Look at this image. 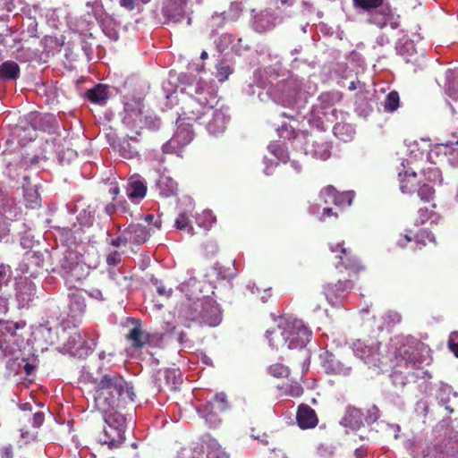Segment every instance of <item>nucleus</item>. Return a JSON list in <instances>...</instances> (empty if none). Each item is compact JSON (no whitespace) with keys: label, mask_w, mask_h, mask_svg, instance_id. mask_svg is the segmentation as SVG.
<instances>
[{"label":"nucleus","mask_w":458,"mask_h":458,"mask_svg":"<svg viewBox=\"0 0 458 458\" xmlns=\"http://www.w3.org/2000/svg\"><path fill=\"white\" fill-rule=\"evenodd\" d=\"M95 408L104 414L125 407L135 399L131 383L117 372H100L92 378Z\"/></svg>","instance_id":"1"},{"label":"nucleus","mask_w":458,"mask_h":458,"mask_svg":"<svg viewBox=\"0 0 458 458\" xmlns=\"http://www.w3.org/2000/svg\"><path fill=\"white\" fill-rule=\"evenodd\" d=\"M216 103V95L209 88L206 87L204 81H199L196 86L195 94L191 95L182 107L183 120L197 122L202 116L213 110Z\"/></svg>","instance_id":"2"},{"label":"nucleus","mask_w":458,"mask_h":458,"mask_svg":"<svg viewBox=\"0 0 458 458\" xmlns=\"http://www.w3.org/2000/svg\"><path fill=\"white\" fill-rule=\"evenodd\" d=\"M428 348L419 340L407 341L398 347L394 352L395 368L405 369H420L427 360Z\"/></svg>","instance_id":"3"},{"label":"nucleus","mask_w":458,"mask_h":458,"mask_svg":"<svg viewBox=\"0 0 458 458\" xmlns=\"http://www.w3.org/2000/svg\"><path fill=\"white\" fill-rule=\"evenodd\" d=\"M202 282L195 277H190L182 284V291L185 293L191 303L185 305L182 311V317L189 322L201 325L202 320Z\"/></svg>","instance_id":"4"},{"label":"nucleus","mask_w":458,"mask_h":458,"mask_svg":"<svg viewBox=\"0 0 458 458\" xmlns=\"http://www.w3.org/2000/svg\"><path fill=\"white\" fill-rule=\"evenodd\" d=\"M330 250L335 254L338 259L335 268L339 274L357 279L360 273L365 270V266L360 262L352 249L345 247L344 242L330 245Z\"/></svg>","instance_id":"5"},{"label":"nucleus","mask_w":458,"mask_h":458,"mask_svg":"<svg viewBox=\"0 0 458 458\" xmlns=\"http://www.w3.org/2000/svg\"><path fill=\"white\" fill-rule=\"evenodd\" d=\"M108 414L105 418L103 430L98 435V441L110 449L117 448L125 441V420L121 414Z\"/></svg>","instance_id":"6"},{"label":"nucleus","mask_w":458,"mask_h":458,"mask_svg":"<svg viewBox=\"0 0 458 458\" xmlns=\"http://www.w3.org/2000/svg\"><path fill=\"white\" fill-rule=\"evenodd\" d=\"M423 458H458V440L444 437L428 444L422 451Z\"/></svg>","instance_id":"7"},{"label":"nucleus","mask_w":458,"mask_h":458,"mask_svg":"<svg viewBox=\"0 0 458 458\" xmlns=\"http://www.w3.org/2000/svg\"><path fill=\"white\" fill-rule=\"evenodd\" d=\"M285 327L289 329L286 335V347L288 349H301L310 342L311 331L303 325L302 321L285 319Z\"/></svg>","instance_id":"8"},{"label":"nucleus","mask_w":458,"mask_h":458,"mask_svg":"<svg viewBox=\"0 0 458 458\" xmlns=\"http://www.w3.org/2000/svg\"><path fill=\"white\" fill-rule=\"evenodd\" d=\"M38 162V156L30 157L21 151L16 152L6 159V174L12 181H18L21 172H26Z\"/></svg>","instance_id":"9"},{"label":"nucleus","mask_w":458,"mask_h":458,"mask_svg":"<svg viewBox=\"0 0 458 458\" xmlns=\"http://www.w3.org/2000/svg\"><path fill=\"white\" fill-rule=\"evenodd\" d=\"M355 278L341 275L335 284H327L323 287L324 294L331 305H337L338 302L348 296L354 286Z\"/></svg>","instance_id":"10"},{"label":"nucleus","mask_w":458,"mask_h":458,"mask_svg":"<svg viewBox=\"0 0 458 458\" xmlns=\"http://www.w3.org/2000/svg\"><path fill=\"white\" fill-rule=\"evenodd\" d=\"M304 151L313 157L327 160L331 156L332 146L322 134H310L305 138Z\"/></svg>","instance_id":"11"},{"label":"nucleus","mask_w":458,"mask_h":458,"mask_svg":"<svg viewBox=\"0 0 458 458\" xmlns=\"http://www.w3.org/2000/svg\"><path fill=\"white\" fill-rule=\"evenodd\" d=\"M23 413L19 418L21 424L20 431L21 437L30 434V428L33 429L39 428L45 421V413L43 411H35L32 413L31 405L28 403L21 405Z\"/></svg>","instance_id":"12"},{"label":"nucleus","mask_w":458,"mask_h":458,"mask_svg":"<svg viewBox=\"0 0 458 458\" xmlns=\"http://www.w3.org/2000/svg\"><path fill=\"white\" fill-rule=\"evenodd\" d=\"M352 197L353 195L351 191L339 192L332 185L324 187L319 193V198L325 205L333 204L337 208L350 206Z\"/></svg>","instance_id":"13"},{"label":"nucleus","mask_w":458,"mask_h":458,"mask_svg":"<svg viewBox=\"0 0 458 458\" xmlns=\"http://www.w3.org/2000/svg\"><path fill=\"white\" fill-rule=\"evenodd\" d=\"M85 293L82 289L74 288L69 293L68 316L72 318V323H79L86 311Z\"/></svg>","instance_id":"14"},{"label":"nucleus","mask_w":458,"mask_h":458,"mask_svg":"<svg viewBox=\"0 0 458 458\" xmlns=\"http://www.w3.org/2000/svg\"><path fill=\"white\" fill-rule=\"evenodd\" d=\"M188 0H168L163 7L162 13L165 22L177 23L182 21L186 14Z\"/></svg>","instance_id":"15"},{"label":"nucleus","mask_w":458,"mask_h":458,"mask_svg":"<svg viewBox=\"0 0 458 458\" xmlns=\"http://www.w3.org/2000/svg\"><path fill=\"white\" fill-rule=\"evenodd\" d=\"M201 325L216 327L221 322V311L216 301L210 296H202Z\"/></svg>","instance_id":"16"},{"label":"nucleus","mask_w":458,"mask_h":458,"mask_svg":"<svg viewBox=\"0 0 458 458\" xmlns=\"http://www.w3.org/2000/svg\"><path fill=\"white\" fill-rule=\"evenodd\" d=\"M73 327L71 332H66L64 329V349L73 356H81L82 349V337L80 330L77 328V323H72Z\"/></svg>","instance_id":"17"},{"label":"nucleus","mask_w":458,"mask_h":458,"mask_svg":"<svg viewBox=\"0 0 458 458\" xmlns=\"http://www.w3.org/2000/svg\"><path fill=\"white\" fill-rule=\"evenodd\" d=\"M133 327L126 335V340L135 349H142L150 343V335L142 329L139 319L131 320Z\"/></svg>","instance_id":"18"},{"label":"nucleus","mask_w":458,"mask_h":458,"mask_svg":"<svg viewBox=\"0 0 458 458\" xmlns=\"http://www.w3.org/2000/svg\"><path fill=\"white\" fill-rule=\"evenodd\" d=\"M278 100L285 107H293L301 91V87L296 81H286L280 85Z\"/></svg>","instance_id":"19"},{"label":"nucleus","mask_w":458,"mask_h":458,"mask_svg":"<svg viewBox=\"0 0 458 458\" xmlns=\"http://www.w3.org/2000/svg\"><path fill=\"white\" fill-rule=\"evenodd\" d=\"M289 332L285 327V319H281L277 325L266 332L270 346L276 349L286 347V335Z\"/></svg>","instance_id":"20"},{"label":"nucleus","mask_w":458,"mask_h":458,"mask_svg":"<svg viewBox=\"0 0 458 458\" xmlns=\"http://www.w3.org/2000/svg\"><path fill=\"white\" fill-rule=\"evenodd\" d=\"M296 420L298 426L302 429L314 428L318 423L316 411L305 403L299 405Z\"/></svg>","instance_id":"21"},{"label":"nucleus","mask_w":458,"mask_h":458,"mask_svg":"<svg viewBox=\"0 0 458 458\" xmlns=\"http://www.w3.org/2000/svg\"><path fill=\"white\" fill-rule=\"evenodd\" d=\"M398 175L399 187L404 194H413L422 182V179L419 178L418 174L411 170H403V172H399Z\"/></svg>","instance_id":"22"},{"label":"nucleus","mask_w":458,"mask_h":458,"mask_svg":"<svg viewBox=\"0 0 458 458\" xmlns=\"http://www.w3.org/2000/svg\"><path fill=\"white\" fill-rule=\"evenodd\" d=\"M34 129L48 133H55L58 130V123L52 114H38L31 119Z\"/></svg>","instance_id":"23"},{"label":"nucleus","mask_w":458,"mask_h":458,"mask_svg":"<svg viewBox=\"0 0 458 458\" xmlns=\"http://www.w3.org/2000/svg\"><path fill=\"white\" fill-rule=\"evenodd\" d=\"M18 215L16 207L3 205L0 208V242L9 235L10 222Z\"/></svg>","instance_id":"24"},{"label":"nucleus","mask_w":458,"mask_h":458,"mask_svg":"<svg viewBox=\"0 0 458 458\" xmlns=\"http://www.w3.org/2000/svg\"><path fill=\"white\" fill-rule=\"evenodd\" d=\"M437 205L436 202L420 204L418 203L416 224L423 225L428 221L436 222L439 218L437 211Z\"/></svg>","instance_id":"25"},{"label":"nucleus","mask_w":458,"mask_h":458,"mask_svg":"<svg viewBox=\"0 0 458 458\" xmlns=\"http://www.w3.org/2000/svg\"><path fill=\"white\" fill-rule=\"evenodd\" d=\"M156 188L163 198H170L177 195L178 184L171 177L161 174L156 182Z\"/></svg>","instance_id":"26"},{"label":"nucleus","mask_w":458,"mask_h":458,"mask_svg":"<svg viewBox=\"0 0 458 458\" xmlns=\"http://www.w3.org/2000/svg\"><path fill=\"white\" fill-rule=\"evenodd\" d=\"M24 183L22 184L23 197L26 202V206L30 208H36L40 206V196L35 186H30L29 182V176L26 174L22 175Z\"/></svg>","instance_id":"27"},{"label":"nucleus","mask_w":458,"mask_h":458,"mask_svg":"<svg viewBox=\"0 0 458 458\" xmlns=\"http://www.w3.org/2000/svg\"><path fill=\"white\" fill-rule=\"evenodd\" d=\"M127 197L133 202H140L147 194V186L140 180L131 179L126 186Z\"/></svg>","instance_id":"28"},{"label":"nucleus","mask_w":458,"mask_h":458,"mask_svg":"<svg viewBox=\"0 0 458 458\" xmlns=\"http://www.w3.org/2000/svg\"><path fill=\"white\" fill-rule=\"evenodd\" d=\"M125 232L128 235V240H130V242L136 244H141L145 242L150 236L149 231L146 228V226L140 224H131L125 229Z\"/></svg>","instance_id":"29"},{"label":"nucleus","mask_w":458,"mask_h":458,"mask_svg":"<svg viewBox=\"0 0 458 458\" xmlns=\"http://www.w3.org/2000/svg\"><path fill=\"white\" fill-rule=\"evenodd\" d=\"M87 99L94 104L105 105L109 98L108 86L104 84H98L95 87L88 89L85 93Z\"/></svg>","instance_id":"30"},{"label":"nucleus","mask_w":458,"mask_h":458,"mask_svg":"<svg viewBox=\"0 0 458 458\" xmlns=\"http://www.w3.org/2000/svg\"><path fill=\"white\" fill-rule=\"evenodd\" d=\"M20 77V67L13 61H5L0 65V81H16Z\"/></svg>","instance_id":"31"},{"label":"nucleus","mask_w":458,"mask_h":458,"mask_svg":"<svg viewBox=\"0 0 458 458\" xmlns=\"http://www.w3.org/2000/svg\"><path fill=\"white\" fill-rule=\"evenodd\" d=\"M217 276L224 280H231L237 275V269L233 259H228L225 262H216L214 265Z\"/></svg>","instance_id":"32"},{"label":"nucleus","mask_w":458,"mask_h":458,"mask_svg":"<svg viewBox=\"0 0 458 458\" xmlns=\"http://www.w3.org/2000/svg\"><path fill=\"white\" fill-rule=\"evenodd\" d=\"M165 379V385L172 391H176L182 382V374L177 368H168L159 372Z\"/></svg>","instance_id":"33"},{"label":"nucleus","mask_w":458,"mask_h":458,"mask_svg":"<svg viewBox=\"0 0 458 458\" xmlns=\"http://www.w3.org/2000/svg\"><path fill=\"white\" fill-rule=\"evenodd\" d=\"M202 417L206 422L209 424L211 428H216L221 422L220 414L222 411L217 410L216 406H214L209 402H207L202 407Z\"/></svg>","instance_id":"34"},{"label":"nucleus","mask_w":458,"mask_h":458,"mask_svg":"<svg viewBox=\"0 0 458 458\" xmlns=\"http://www.w3.org/2000/svg\"><path fill=\"white\" fill-rule=\"evenodd\" d=\"M405 243L414 242L420 248V245H426L427 242H435L434 235L428 230L420 229L413 236L406 233L403 235Z\"/></svg>","instance_id":"35"},{"label":"nucleus","mask_w":458,"mask_h":458,"mask_svg":"<svg viewBox=\"0 0 458 458\" xmlns=\"http://www.w3.org/2000/svg\"><path fill=\"white\" fill-rule=\"evenodd\" d=\"M415 192L420 198L419 203L420 204L436 202L435 189L428 182H421Z\"/></svg>","instance_id":"36"},{"label":"nucleus","mask_w":458,"mask_h":458,"mask_svg":"<svg viewBox=\"0 0 458 458\" xmlns=\"http://www.w3.org/2000/svg\"><path fill=\"white\" fill-rule=\"evenodd\" d=\"M174 226L176 229L180 231H183L187 233L189 235H194L195 231L194 227L191 225V215L188 214L186 211L180 212L175 220H174Z\"/></svg>","instance_id":"37"},{"label":"nucleus","mask_w":458,"mask_h":458,"mask_svg":"<svg viewBox=\"0 0 458 458\" xmlns=\"http://www.w3.org/2000/svg\"><path fill=\"white\" fill-rule=\"evenodd\" d=\"M438 149L447 157L452 166H458V140L449 144H442L438 147Z\"/></svg>","instance_id":"38"},{"label":"nucleus","mask_w":458,"mask_h":458,"mask_svg":"<svg viewBox=\"0 0 458 458\" xmlns=\"http://www.w3.org/2000/svg\"><path fill=\"white\" fill-rule=\"evenodd\" d=\"M353 352L357 357L365 362H369L376 354L377 349L373 346H368L361 341H357L353 345Z\"/></svg>","instance_id":"39"},{"label":"nucleus","mask_w":458,"mask_h":458,"mask_svg":"<svg viewBox=\"0 0 458 458\" xmlns=\"http://www.w3.org/2000/svg\"><path fill=\"white\" fill-rule=\"evenodd\" d=\"M344 420L352 428H360L363 425V413L360 409L349 408Z\"/></svg>","instance_id":"40"},{"label":"nucleus","mask_w":458,"mask_h":458,"mask_svg":"<svg viewBox=\"0 0 458 458\" xmlns=\"http://www.w3.org/2000/svg\"><path fill=\"white\" fill-rule=\"evenodd\" d=\"M24 324L13 321H1L0 322V334L3 335H9L10 337L17 336V330L23 328Z\"/></svg>","instance_id":"41"},{"label":"nucleus","mask_w":458,"mask_h":458,"mask_svg":"<svg viewBox=\"0 0 458 458\" xmlns=\"http://www.w3.org/2000/svg\"><path fill=\"white\" fill-rule=\"evenodd\" d=\"M193 138V132L190 128H183L182 124H179L177 127V131L174 136V140L178 144L185 145Z\"/></svg>","instance_id":"42"},{"label":"nucleus","mask_w":458,"mask_h":458,"mask_svg":"<svg viewBox=\"0 0 458 458\" xmlns=\"http://www.w3.org/2000/svg\"><path fill=\"white\" fill-rule=\"evenodd\" d=\"M400 97L397 91H390L384 102V110L388 113H393L399 107Z\"/></svg>","instance_id":"43"},{"label":"nucleus","mask_w":458,"mask_h":458,"mask_svg":"<svg viewBox=\"0 0 458 458\" xmlns=\"http://www.w3.org/2000/svg\"><path fill=\"white\" fill-rule=\"evenodd\" d=\"M119 153L123 158L132 159L138 156V149L129 140H123L120 144Z\"/></svg>","instance_id":"44"},{"label":"nucleus","mask_w":458,"mask_h":458,"mask_svg":"<svg viewBox=\"0 0 458 458\" xmlns=\"http://www.w3.org/2000/svg\"><path fill=\"white\" fill-rule=\"evenodd\" d=\"M421 175L423 176V180L426 181L425 182H441L442 181V175L441 171L439 168L431 166L425 168L421 171Z\"/></svg>","instance_id":"45"},{"label":"nucleus","mask_w":458,"mask_h":458,"mask_svg":"<svg viewBox=\"0 0 458 458\" xmlns=\"http://www.w3.org/2000/svg\"><path fill=\"white\" fill-rule=\"evenodd\" d=\"M207 128L210 133L214 134L223 131L225 126L221 114H216L213 117V120L208 123Z\"/></svg>","instance_id":"46"},{"label":"nucleus","mask_w":458,"mask_h":458,"mask_svg":"<svg viewBox=\"0 0 458 458\" xmlns=\"http://www.w3.org/2000/svg\"><path fill=\"white\" fill-rule=\"evenodd\" d=\"M108 277L112 280L116 285L123 286L127 284L128 277L124 276L120 269L115 267L108 268Z\"/></svg>","instance_id":"47"},{"label":"nucleus","mask_w":458,"mask_h":458,"mask_svg":"<svg viewBox=\"0 0 458 458\" xmlns=\"http://www.w3.org/2000/svg\"><path fill=\"white\" fill-rule=\"evenodd\" d=\"M282 389L286 395L291 397H300L303 394V387L298 382L287 383Z\"/></svg>","instance_id":"48"},{"label":"nucleus","mask_w":458,"mask_h":458,"mask_svg":"<svg viewBox=\"0 0 458 458\" xmlns=\"http://www.w3.org/2000/svg\"><path fill=\"white\" fill-rule=\"evenodd\" d=\"M384 0H353L355 7L364 11L377 9L383 4Z\"/></svg>","instance_id":"49"},{"label":"nucleus","mask_w":458,"mask_h":458,"mask_svg":"<svg viewBox=\"0 0 458 458\" xmlns=\"http://www.w3.org/2000/svg\"><path fill=\"white\" fill-rule=\"evenodd\" d=\"M208 402L214 406H216L217 410H220L222 412L227 411L229 408L227 396L225 393L216 394L213 399Z\"/></svg>","instance_id":"50"},{"label":"nucleus","mask_w":458,"mask_h":458,"mask_svg":"<svg viewBox=\"0 0 458 458\" xmlns=\"http://www.w3.org/2000/svg\"><path fill=\"white\" fill-rule=\"evenodd\" d=\"M268 372L271 376L280 378L288 377L290 371L288 367L281 363H276L268 368Z\"/></svg>","instance_id":"51"},{"label":"nucleus","mask_w":458,"mask_h":458,"mask_svg":"<svg viewBox=\"0 0 458 458\" xmlns=\"http://www.w3.org/2000/svg\"><path fill=\"white\" fill-rule=\"evenodd\" d=\"M327 364H328L327 369H330L335 374L346 376V375H349L351 372V368L344 367L343 364H341L337 360H328Z\"/></svg>","instance_id":"52"},{"label":"nucleus","mask_w":458,"mask_h":458,"mask_svg":"<svg viewBox=\"0 0 458 458\" xmlns=\"http://www.w3.org/2000/svg\"><path fill=\"white\" fill-rule=\"evenodd\" d=\"M342 96L339 92H325L322 93L319 97L321 103L325 106H333L334 104L339 102Z\"/></svg>","instance_id":"53"},{"label":"nucleus","mask_w":458,"mask_h":458,"mask_svg":"<svg viewBox=\"0 0 458 458\" xmlns=\"http://www.w3.org/2000/svg\"><path fill=\"white\" fill-rule=\"evenodd\" d=\"M278 134L284 140H293L296 138L297 132L294 128L288 124H283L277 129Z\"/></svg>","instance_id":"54"},{"label":"nucleus","mask_w":458,"mask_h":458,"mask_svg":"<svg viewBox=\"0 0 458 458\" xmlns=\"http://www.w3.org/2000/svg\"><path fill=\"white\" fill-rule=\"evenodd\" d=\"M12 277L11 267L4 264H0V289L8 284Z\"/></svg>","instance_id":"55"},{"label":"nucleus","mask_w":458,"mask_h":458,"mask_svg":"<svg viewBox=\"0 0 458 458\" xmlns=\"http://www.w3.org/2000/svg\"><path fill=\"white\" fill-rule=\"evenodd\" d=\"M150 0H119L120 5L128 10L132 11L136 8H140L141 5L146 4Z\"/></svg>","instance_id":"56"},{"label":"nucleus","mask_w":458,"mask_h":458,"mask_svg":"<svg viewBox=\"0 0 458 458\" xmlns=\"http://www.w3.org/2000/svg\"><path fill=\"white\" fill-rule=\"evenodd\" d=\"M338 218V212L334 210L333 208L325 207L322 210L321 216H319V220L321 222H326L327 220H336Z\"/></svg>","instance_id":"57"},{"label":"nucleus","mask_w":458,"mask_h":458,"mask_svg":"<svg viewBox=\"0 0 458 458\" xmlns=\"http://www.w3.org/2000/svg\"><path fill=\"white\" fill-rule=\"evenodd\" d=\"M232 72L229 65L219 64L216 66V78L219 81H225Z\"/></svg>","instance_id":"58"},{"label":"nucleus","mask_w":458,"mask_h":458,"mask_svg":"<svg viewBox=\"0 0 458 458\" xmlns=\"http://www.w3.org/2000/svg\"><path fill=\"white\" fill-rule=\"evenodd\" d=\"M206 458H229V456L224 450L221 449L220 446H218V447L212 446L208 451Z\"/></svg>","instance_id":"59"},{"label":"nucleus","mask_w":458,"mask_h":458,"mask_svg":"<svg viewBox=\"0 0 458 458\" xmlns=\"http://www.w3.org/2000/svg\"><path fill=\"white\" fill-rule=\"evenodd\" d=\"M448 347L453 352V353L458 357V332H454L451 334L448 339Z\"/></svg>","instance_id":"60"},{"label":"nucleus","mask_w":458,"mask_h":458,"mask_svg":"<svg viewBox=\"0 0 458 458\" xmlns=\"http://www.w3.org/2000/svg\"><path fill=\"white\" fill-rule=\"evenodd\" d=\"M121 262V256L118 251H113L106 257V263L109 267H115Z\"/></svg>","instance_id":"61"},{"label":"nucleus","mask_w":458,"mask_h":458,"mask_svg":"<svg viewBox=\"0 0 458 458\" xmlns=\"http://www.w3.org/2000/svg\"><path fill=\"white\" fill-rule=\"evenodd\" d=\"M74 219H77V217H74L73 215H69V223L63 222L61 225L58 227L65 232H71L76 229L77 224Z\"/></svg>","instance_id":"62"},{"label":"nucleus","mask_w":458,"mask_h":458,"mask_svg":"<svg viewBox=\"0 0 458 458\" xmlns=\"http://www.w3.org/2000/svg\"><path fill=\"white\" fill-rule=\"evenodd\" d=\"M128 242H130V240H128V235L124 230L122 235L118 236L115 239H112L110 244L117 248L120 247L121 245H126Z\"/></svg>","instance_id":"63"},{"label":"nucleus","mask_w":458,"mask_h":458,"mask_svg":"<svg viewBox=\"0 0 458 458\" xmlns=\"http://www.w3.org/2000/svg\"><path fill=\"white\" fill-rule=\"evenodd\" d=\"M386 13L383 12H380L378 15L371 18V22L380 28H383L386 25Z\"/></svg>","instance_id":"64"}]
</instances>
